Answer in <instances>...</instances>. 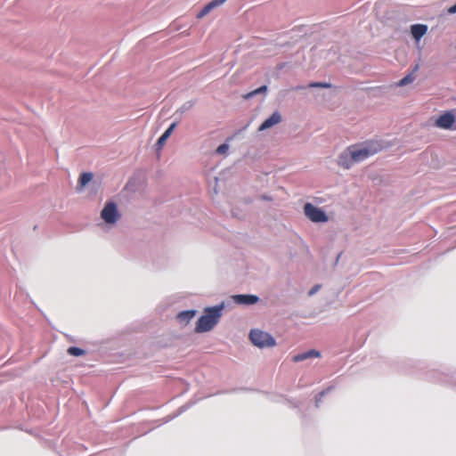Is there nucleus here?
Segmentation results:
<instances>
[{
	"mask_svg": "<svg viewBox=\"0 0 456 456\" xmlns=\"http://www.w3.org/2000/svg\"><path fill=\"white\" fill-rule=\"evenodd\" d=\"M93 179L92 173H83L79 176L78 183L80 187L86 186Z\"/></svg>",
	"mask_w": 456,
	"mask_h": 456,
	"instance_id": "2eb2a0df",
	"label": "nucleus"
},
{
	"mask_svg": "<svg viewBox=\"0 0 456 456\" xmlns=\"http://www.w3.org/2000/svg\"><path fill=\"white\" fill-rule=\"evenodd\" d=\"M319 356H320V353L318 351L313 349V350H309L307 352L294 355L292 357V361L295 362H297L306 360L308 358L319 357Z\"/></svg>",
	"mask_w": 456,
	"mask_h": 456,
	"instance_id": "f8f14e48",
	"label": "nucleus"
},
{
	"mask_svg": "<svg viewBox=\"0 0 456 456\" xmlns=\"http://www.w3.org/2000/svg\"><path fill=\"white\" fill-rule=\"evenodd\" d=\"M235 303L240 305H254L258 302V297L255 295H236L233 297Z\"/></svg>",
	"mask_w": 456,
	"mask_h": 456,
	"instance_id": "1a4fd4ad",
	"label": "nucleus"
},
{
	"mask_svg": "<svg viewBox=\"0 0 456 456\" xmlns=\"http://www.w3.org/2000/svg\"><path fill=\"white\" fill-rule=\"evenodd\" d=\"M428 31V26L424 24H414L411 27V32L414 39L419 41Z\"/></svg>",
	"mask_w": 456,
	"mask_h": 456,
	"instance_id": "9b49d317",
	"label": "nucleus"
},
{
	"mask_svg": "<svg viewBox=\"0 0 456 456\" xmlns=\"http://www.w3.org/2000/svg\"><path fill=\"white\" fill-rule=\"evenodd\" d=\"M224 308V303L213 307L206 308L204 314L198 320L196 323L195 331L197 333H202L211 330L219 322Z\"/></svg>",
	"mask_w": 456,
	"mask_h": 456,
	"instance_id": "f257e3e1",
	"label": "nucleus"
},
{
	"mask_svg": "<svg viewBox=\"0 0 456 456\" xmlns=\"http://www.w3.org/2000/svg\"><path fill=\"white\" fill-rule=\"evenodd\" d=\"M228 149H229L228 144H226V143H223V144H221V145H219V146L217 147V149H216V152H217L218 154H224V153H225V152L228 151Z\"/></svg>",
	"mask_w": 456,
	"mask_h": 456,
	"instance_id": "aec40b11",
	"label": "nucleus"
},
{
	"mask_svg": "<svg viewBox=\"0 0 456 456\" xmlns=\"http://www.w3.org/2000/svg\"><path fill=\"white\" fill-rule=\"evenodd\" d=\"M415 79V76L413 74H409L407 76H405L403 78H402L399 82H398V86H403L409 83H411L413 80Z\"/></svg>",
	"mask_w": 456,
	"mask_h": 456,
	"instance_id": "f3484780",
	"label": "nucleus"
},
{
	"mask_svg": "<svg viewBox=\"0 0 456 456\" xmlns=\"http://www.w3.org/2000/svg\"><path fill=\"white\" fill-rule=\"evenodd\" d=\"M450 13H455L456 12V4L449 8Z\"/></svg>",
	"mask_w": 456,
	"mask_h": 456,
	"instance_id": "4be33fe9",
	"label": "nucleus"
},
{
	"mask_svg": "<svg viewBox=\"0 0 456 456\" xmlns=\"http://www.w3.org/2000/svg\"><path fill=\"white\" fill-rule=\"evenodd\" d=\"M251 342L257 347H273L276 345L275 339L267 332L260 330H252L249 333Z\"/></svg>",
	"mask_w": 456,
	"mask_h": 456,
	"instance_id": "7ed1b4c3",
	"label": "nucleus"
},
{
	"mask_svg": "<svg viewBox=\"0 0 456 456\" xmlns=\"http://www.w3.org/2000/svg\"><path fill=\"white\" fill-rule=\"evenodd\" d=\"M196 314L195 310L183 311L177 314L176 319L180 323L187 324Z\"/></svg>",
	"mask_w": 456,
	"mask_h": 456,
	"instance_id": "ddd939ff",
	"label": "nucleus"
},
{
	"mask_svg": "<svg viewBox=\"0 0 456 456\" xmlns=\"http://www.w3.org/2000/svg\"><path fill=\"white\" fill-rule=\"evenodd\" d=\"M176 124L173 123L170 125V126L164 132V134L159 138L157 142V146L160 149L164 146L166 143V141L167 138L171 135L172 132L174 131Z\"/></svg>",
	"mask_w": 456,
	"mask_h": 456,
	"instance_id": "4468645a",
	"label": "nucleus"
},
{
	"mask_svg": "<svg viewBox=\"0 0 456 456\" xmlns=\"http://www.w3.org/2000/svg\"><path fill=\"white\" fill-rule=\"evenodd\" d=\"M330 86H331L329 83L315 82V83L309 84V87L329 88Z\"/></svg>",
	"mask_w": 456,
	"mask_h": 456,
	"instance_id": "6ab92c4d",
	"label": "nucleus"
},
{
	"mask_svg": "<svg viewBox=\"0 0 456 456\" xmlns=\"http://www.w3.org/2000/svg\"><path fill=\"white\" fill-rule=\"evenodd\" d=\"M304 212L307 218H309L312 222L324 223L328 221V216L325 212L321 208L314 207L311 203H306L304 206Z\"/></svg>",
	"mask_w": 456,
	"mask_h": 456,
	"instance_id": "20e7f679",
	"label": "nucleus"
},
{
	"mask_svg": "<svg viewBox=\"0 0 456 456\" xmlns=\"http://www.w3.org/2000/svg\"><path fill=\"white\" fill-rule=\"evenodd\" d=\"M454 128L456 129V126H455V127H454Z\"/></svg>",
	"mask_w": 456,
	"mask_h": 456,
	"instance_id": "5701e85b",
	"label": "nucleus"
},
{
	"mask_svg": "<svg viewBox=\"0 0 456 456\" xmlns=\"http://www.w3.org/2000/svg\"><path fill=\"white\" fill-rule=\"evenodd\" d=\"M102 218L108 224H113L118 220V214L116 204L109 202L105 205L101 213Z\"/></svg>",
	"mask_w": 456,
	"mask_h": 456,
	"instance_id": "39448f33",
	"label": "nucleus"
},
{
	"mask_svg": "<svg viewBox=\"0 0 456 456\" xmlns=\"http://www.w3.org/2000/svg\"><path fill=\"white\" fill-rule=\"evenodd\" d=\"M226 0H212L197 14V18L201 19L211 12L214 8L223 4Z\"/></svg>",
	"mask_w": 456,
	"mask_h": 456,
	"instance_id": "9d476101",
	"label": "nucleus"
},
{
	"mask_svg": "<svg viewBox=\"0 0 456 456\" xmlns=\"http://www.w3.org/2000/svg\"><path fill=\"white\" fill-rule=\"evenodd\" d=\"M338 165L346 169H348L352 167L354 163H355L354 160H353V158L351 157V152L349 151V148L346 149L338 158Z\"/></svg>",
	"mask_w": 456,
	"mask_h": 456,
	"instance_id": "6e6552de",
	"label": "nucleus"
},
{
	"mask_svg": "<svg viewBox=\"0 0 456 456\" xmlns=\"http://www.w3.org/2000/svg\"><path fill=\"white\" fill-rule=\"evenodd\" d=\"M68 354L73 356H81L86 354V351L79 347L70 346L67 350Z\"/></svg>",
	"mask_w": 456,
	"mask_h": 456,
	"instance_id": "dca6fc26",
	"label": "nucleus"
},
{
	"mask_svg": "<svg viewBox=\"0 0 456 456\" xmlns=\"http://www.w3.org/2000/svg\"><path fill=\"white\" fill-rule=\"evenodd\" d=\"M320 288H321V286H320V285H315V286H314V287L310 289V291H309V293H308V294H309L310 296H313L314 293H316V292L320 289Z\"/></svg>",
	"mask_w": 456,
	"mask_h": 456,
	"instance_id": "412c9836",
	"label": "nucleus"
},
{
	"mask_svg": "<svg viewBox=\"0 0 456 456\" xmlns=\"http://www.w3.org/2000/svg\"><path fill=\"white\" fill-rule=\"evenodd\" d=\"M349 148L353 160L361 162L379 152L382 146L379 142H369L362 145H352Z\"/></svg>",
	"mask_w": 456,
	"mask_h": 456,
	"instance_id": "f03ea898",
	"label": "nucleus"
},
{
	"mask_svg": "<svg viewBox=\"0 0 456 456\" xmlns=\"http://www.w3.org/2000/svg\"><path fill=\"white\" fill-rule=\"evenodd\" d=\"M281 122V116L278 111L273 112L259 126L258 131H264Z\"/></svg>",
	"mask_w": 456,
	"mask_h": 456,
	"instance_id": "0eeeda50",
	"label": "nucleus"
},
{
	"mask_svg": "<svg viewBox=\"0 0 456 456\" xmlns=\"http://www.w3.org/2000/svg\"><path fill=\"white\" fill-rule=\"evenodd\" d=\"M267 89L266 86H260L259 88L248 93L245 97L246 98H249L253 95H256L257 94H260V93H263V92H265Z\"/></svg>",
	"mask_w": 456,
	"mask_h": 456,
	"instance_id": "a211bd4d",
	"label": "nucleus"
},
{
	"mask_svg": "<svg viewBox=\"0 0 456 456\" xmlns=\"http://www.w3.org/2000/svg\"><path fill=\"white\" fill-rule=\"evenodd\" d=\"M455 123V117L450 111L441 115L435 122V125L443 129H452Z\"/></svg>",
	"mask_w": 456,
	"mask_h": 456,
	"instance_id": "423d86ee",
	"label": "nucleus"
}]
</instances>
